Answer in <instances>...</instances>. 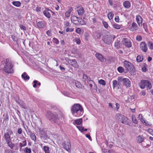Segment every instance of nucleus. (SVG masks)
<instances>
[{
	"label": "nucleus",
	"mask_w": 153,
	"mask_h": 153,
	"mask_svg": "<svg viewBox=\"0 0 153 153\" xmlns=\"http://www.w3.org/2000/svg\"><path fill=\"white\" fill-rule=\"evenodd\" d=\"M64 26L65 27H70L71 24L68 21H65L64 22Z\"/></svg>",
	"instance_id": "obj_48"
},
{
	"label": "nucleus",
	"mask_w": 153,
	"mask_h": 153,
	"mask_svg": "<svg viewBox=\"0 0 153 153\" xmlns=\"http://www.w3.org/2000/svg\"><path fill=\"white\" fill-rule=\"evenodd\" d=\"M139 118L140 119V120L142 122H143V117L142 115L141 114H139Z\"/></svg>",
	"instance_id": "obj_62"
},
{
	"label": "nucleus",
	"mask_w": 153,
	"mask_h": 153,
	"mask_svg": "<svg viewBox=\"0 0 153 153\" xmlns=\"http://www.w3.org/2000/svg\"><path fill=\"white\" fill-rule=\"evenodd\" d=\"M142 39V37L141 36L138 35L136 37V40L139 41H140Z\"/></svg>",
	"instance_id": "obj_55"
},
{
	"label": "nucleus",
	"mask_w": 153,
	"mask_h": 153,
	"mask_svg": "<svg viewBox=\"0 0 153 153\" xmlns=\"http://www.w3.org/2000/svg\"><path fill=\"white\" fill-rule=\"evenodd\" d=\"M30 137L32 140H34V141H36V137L34 133H33L31 131H30Z\"/></svg>",
	"instance_id": "obj_28"
},
{
	"label": "nucleus",
	"mask_w": 153,
	"mask_h": 153,
	"mask_svg": "<svg viewBox=\"0 0 153 153\" xmlns=\"http://www.w3.org/2000/svg\"><path fill=\"white\" fill-rule=\"evenodd\" d=\"M149 81L147 80H141L139 83L138 85L142 89H144L146 86L148 84Z\"/></svg>",
	"instance_id": "obj_11"
},
{
	"label": "nucleus",
	"mask_w": 153,
	"mask_h": 153,
	"mask_svg": "<svg viewBox=\"0 0 153 153\" xmlns=\"http://www.w3.org/2000/svg\"><path fill=\"white\" fill-rule=\"evenodd\" d=\"M12 4L16 7H20L21 4V3L19 1H13L12 2Z\"/></svg>",
	"instance_id": "obj_30"
},
{
	"label": "nucleus",
	"mask_w": 153,
	"mask_h": 153,
	"mask_svg": "<svg viewBox=\"0 0 153 153\" xmlns=\"http://www.w3.org/2000/svg\"><path fill=\"white\" fill-rule=\"evenodd\" d=\"M43 149L45 153H50L49 148L48 146H44L43 147Z\"/></svg>",
	"instance_id": "obj_32"
},
{
	"label": "nucleus",
	"mask_w": 153,
	"mask_h": 153,
	"mask_svg": "<svg viewBox=\"0 0 153 153\" xmlns=\"http://www.w3.org/2000/svg\"><path fill=\"white\" fill-rule=\"evenodd\" d=\"M143 60V57H142L140 56H138L137 58V61L138 62H142Z\"/></svg>",
	"instance_id": "obj_37"
},
{
	"label": "nucleus",
	"mask_w": 153,
	"mask_h": 153,
	"mask_svg": "<svg viewBox=\"0 0 153 153\" xmlns=\"http://www.w3.org/2000/svg\"><path fill=\"white\" fill-rule=\"evenodd\" d=\"M97 85L95 83L94 85V87L93 88H92V89L93 91L94 92H96L97 91Z\"/></svg>",
	"instance_id": "obj_46"
},
{
	"label": "nucleus",
	"mask_w": 153,
	"mask_h": 153,
	"mask_svg": "<svg viewBox=\"0 0 153 153\" xmlns=\"http://www.w3.org/2000/svg\"><path fill=\"white\" fill-rule=\"evenodd\" d=\"M22 77L25 80H28L30 79L29 76L26 74V72H24L22 74Z\"/></svg>",
	"instance_id": "obj_26"
},
{
	"label": "nucleus",
	"mask_w": 153,
	"mask_h": 153,
	"mask_svg": "<svg viewBox=\"0 0 153 153\" xmlns=\"http://www.w3.org/2000/svg\"><path fill=\"white\" fill-rule=\"evenodd\" d=\"M7 143L8 145V146L11 149H12L14 147L15 145L11 141H9L6 142Z\"/></svg>",
	"instance_id": "obj_31"
},
{
	"label": "nucleus",
	"mask_w": 153,
	"mask_h": 153,
	"mask_svg": "<svg viewBox=\"0 0 153 153\" xmlns=\"http://www.w3.org/2000/svg\"><path fill=\"white\" fill-rule=\"evenodd\" d=\"M147 44L149 49L151 50L153 49V43L152 42L149 41Z\"/></svg>",
	"instance_id": "obj_34"
},
{
	"label": "nucleus",
	"mask_w": 153,
	"mask_h": 153,
	"mask_svg": "<svg viewBox=\"0 0 153 153\" xmlns=\"http://www.w3.org/2000/svg\"><path fill=\"white\" fill-rule=\"evenodd\" d=\"M19 27L22 30H23L24 31L27 30L26 27L22 25H19Z\"/></svg>",
	"instance_id": "obj_47"
},
{
	"label": "nucleus",
	"mask_w": 153,
	"mask_h": 153,
	"mask_svg": "<svg viewBox=\"0 0 153 153\" xmlns=\"http://www.w3.org/2000/svg\"><path fill=\"white\" fill-rule=\"evenodd\" d=\"M115 20L116 21V22H118L119 21V17L118 16H116L115 18Z\"/></svg>",
	"instance_id": "obj_63"
},
{
	"label": "nucleus",
	"mask_w": 153,
	"mask_h": 153,
	"mask_svg": "<svg viewBox=\"0 0 153 153\" xmlns=\"http://www.w3.org/2000/svg\"><path fill=\"white\" fill-rule=\"evenodd\" d=\"M120 38H118L115 42L114 46L117 48H118L120 47Z\"/></svg>",
	"instance_id": "obj_25"
},
{
	"label": "nucleus",
	"mask_w": 153,
	"mask_h": 153,
	"mask_svg": "<svg viewBox=\"0 0 153 153\" xmlns=\"http://www.w3.org/2000/svg\"><path fill=\"white\" fill-rule=\"evenodd\" d=\"M62 144L64 148L66 150L68 151L70 150L71 147V145L70 142L69 140L66 143L65 142L62 143Z\"/></svg>",
	"instance_id": "obj_9"
},
{
	"label": "nucleus",
	"mask_w": 153,
	"mask_h": 153,
	"mask_svg": "<svg viewBox=\"0 0 153 153\" xmlns=\"http://www.w3.org/2000/svg\"><path fill=\"white\" fill-rule=\"evenodd\" d=\"M74 31V29L67 27L66 30V32H72Z\"/></svg>",
	"instance_id": "obj_54"
},
{
	"label": "nucleus",
	"mask_w": 153,
	"mask_h": 153,
	"mask_svg": "<svg viewBox=\"0 0 153 153\" xmlns=\"http://www.w3.org/2000/svg\"><path fill=\"white\" fill-rule=\"evenodd\" d=\"M78 14L79 15L82 16L84 13V10L82 7H80L77 10Z\"/></svg>",
	"instance_id": "obj_24"
},
{
	"label": "nucleus",
	"mask_w": 153,
	"mask_h": 153,
	"mask_svg": "<svg viewBox=\"0 0 153 153\" xmlns=\"http://www.w3.org/2000/svg\"><path fill=\"white\" fill-rule=\"evenodd\" d=\"M147 131L151 135L153 136V130L151 128H149Z\"/></svg>",
	"instance_id": "obj_53"
},
{
	"label": "nucleus",
	"mask_w": 153,
	"mask_h": 153,
	"mask_svg": "<svg viewBox=\"0 0 153 153\" xmlns=\"http://www.w3.org/2000/svg\"><path fill=\"white\" fill-rule=\"evenodd\" d=\"M98 82L100 84H101L103 85H105L106 84V82L104 80L102 79L99 80Z\"/></svg>",
	"instance_id": "obj_43"
},
{
	"label": "nucleus",
	"mask_w": 153,
	"mask_h": 153,
	"mask_svg": "<svg viewBox=\"0 0 153 153\" xmlns=\"http://www.w3.org/2000/svg\"><path fill=\"white\" fill-rule=\"evenodd\" d=\"M81 31V30L80 28H78L76 30V33H80Z\"/></svg>",
	"instance_id": "obj_64"
},
{
	"label": "nucleus",
	"mask_w": 153,
	"mask_h": 153,
	"mask_svg": "<svg viewBox=\"0 0 153 153\" xmlns=\"http://www.w3.org/2000/svg\"><path fill=\"white\" fill-rule=\"evenodd\" d=\"M130 30L131 31L136 30L138 29V26L135 22H133L130 28Z\"/></svg>",
	"instance_id": "obj_16"
},
{
	"label": "nucleus",
	"mask_w": 153,
	"mask_h": 153,
	"mask_svg": "<svg viewBox=\"0 0 153 153\" xmlns=\"http://www.w3.org/2000/svg\"><path fill=\"white\" fill-rule=\"evenodd\" d=\"M46 116L49 120H51L54 123H56L59 120L62 121L64 119V116L61 114L59 115L56 113H52L50 111H48L46 114Z\"/></svg>",
	"instance_id": "obj_1"
},
{
	"label": "nucleus",
	"mask_w": 153,
	"mask_h": 153,
	"mask_svg": "<svg viewBox=\"0 0 153 153\" xmlns=\"http://www.w3.org/2000/svg\"><path fill=\"white\" fill-rule=\"evenodd\" d=\"M147 86V89H150L152 87V85L150 82L149 81L148 84H147V85L146 86Z\"/></svg>",
	"instance_id": "obj_49"
},
{
	"label": "nucleus",
	"mask_w": 153,
	"mask_h": 153,
	"mask_svg": "<svg viewBox=\"0 0 153 153\" xmlns=\"http://www.w3.org/2000/svg\"><path fill=\"white\" fill-rule=\"evenodd\" d=\"M137 140L138 143H141L144 141V137L143 135H139L137 138Z\"/></svg>",
	"instance_id": "obj_19"
},
{
	"label": "nucleus",
	"mask_w": 153,
	"mask_h": 153,
	"mask_svg": "<svg viewBox=\"0 0 153 153\" xmlns=\"http://www.w3.org/2000/svg\"><path fill=\"white\" fill-rule=\"evenodd\" d=\"M117 71L119 72L120 73H122L124 71V69L123 67L120 66L117 68Z\"/></svg>",
	"instance_id": "obj_38"
},
{
	"label": "nucleus",
	"mask_w": 153,
	"mask_h": 153,
	"mask_svg": "<svg viewBox=\"0 0 153 153\" xmlns=\"http://www.w3.org/2000/svg\"><path fill=\"white\" fill-rule=\"evenodd\" d=\"M113 26L114 28L117 29H120L121 27V26L120 25H119L117 24H113Z\"/></svg>",
	"instance_id": "obj_40"
},
{
	"label": "nucleus",
	"mask_w": 153,
	"mask_h": 153,
	"mask_svg": "<svg viewBox=\"0 0 153 153\" xmlns=\"http://www.w3.org/2000/svg\"><path fill=\"white\" fill-rule=\"evenodd\" d=\"M118 82L120 83L121 82H123V78L122 77L119 76L117 78Z\"/></svg>",
	"instance_id": "obj_58"
},
{
	"label": "nucleus",
	"mask_w": 153,
	"mask_h": 153,
	"mask_svg": "<svg viewBox=\"0 0 153 153\" xmlns=\"http://www.w3.org/2000/svg\"><path fill=\"white\" fill-rule=\"evenodd\" d=\"M79 25H84L86 24L85 22L82 19V18H80V20L79 21Z\"/></svg>",
	"instance_id": "obj_42"
},
{
	"label": "nucleus",
	"mask_w": 153,
	"mask_h": 153,
	"mask_svg": "<svg viewBox=\"0 0 153 153\" xmlns=\"http://www.w3.org/2000/svg\"><path fill=\"white\" fill-rule=\"evenodd\" d=\"M75 85L76 87L78 88H81L82 86V84L78 81L76 82H75Z\"/></svg>",
	"instance_id": "obj_39"
},
{
	"label": "nucleus",
	"mask_w": 153,
	"mask_h": 153,
	"mask_svg": "<svg viewBox=\"0 0 153 153\" xmlns=\"http://www.w3.org/2000/svg\"><path fill=\"white\" fill-rule=\"evenodd\" d=\"M39 135L44 140H47L48 138L46 132L43 130H39Z\"/></svg>",
	"instance_id": "obj_14"
},
{
	"label": "nucleus",
	"mask_w": 153,
	"mask_h": 153,
	"mask_svg": "<svg viewBox=\"0 0 153 153\" xmlns=\"http://www.w3.org/2000/svg\"><path fill=\"white\" fill-rule=\"evenodd\" d=\"M27 142L26 140L22 141V143H19V146L20 148H21L23 146H25L26 145Z\"/></svg>",
	"instance_id": "obj_33"
},
{
	"label": "nucleus",
	"mask_w": 153,
	"mask_h": 153,
	"mask_svg": "<svg viewBox=\"0 0 153 153\" xmlns=\"http://www.w3.org/2000/svg\"><path fill=\"white\" fill-rule=\"evenodd\" d=\"M128 118L126 117L123 116L122 119V120L120 122L123 124L129 125L128 124Z\"/></svg>",
	"instance_id": "obj_21"
},
{
	"label": "nucleus",
	"mask_w": 153,
	"mask_h": 153,
	"mask_svg": "<svg viewBox=\"0 0 153 153\" xmlns=\"http://www.w3.org/2000/svg\"><path fill=\"white\" fill-rule=\"evenodd\" d=\"M143 27L145 31L147 32V25L146 23H144L142 24Z\"/></svg>",
	"instance_id": "obj_44"
},
{
	"label": "nucleus",
	"mask_w": 153,
	"mask_h": 153,
	"mask_svg": "<svg viewBox=\"0 0 153 153\" xmlns=\"http://www.w3.org/2000/svg\"><path fill=\"white\" fill-rule=\"evenodd\" d=\"M38 81L37 80H34L33 82L34 83V84L33 85V86L34 88H36V87Z\"/></svg>",
	"instance_id": "obj_60"
},
{
	"label": "nucleus",
	"mask_w": 153,
	"mask_h": 153,
	"mask_svg": "<svg viewBox=\"0 0 153 153\" xmlns=\"http://www.w3.org/2000/svg\"><path fill=\"white\" fill-rule=\"evenodd\" d=\"M141 50L144 52H146L148 50V48L146 43L144 42H141L140 44Z\"/></svg>",
	"instance_id": "obj_10"
},
{
	"label": "nucleus",
	"mask_w": 153,
	"mask_h": 153,
	"mask_svg": "<svg viewBox=\"0 0 153 153\" xmlns=\"http://www.w3.org/2000/svg\"><path fill=\"white\" fill-rule=\"evenodd\" d=\"M71 20L72 22L74 25H79V21L80 20V18L76 16L72 15Z\"/></svg>",
	"instance_id": "obj_8"
},
{
	"label": "nucleus",
	"mask_w": 153,
	"mask_h": 153,
	"mask_svg": "<svg viewBox=\"0 0 153 153\" xmlns=\"http://www.w3.org/2000/svg\"><path fill=\"white\" fill-rule=\"evenodd\" d=\"M4 67L3 70L5 73L9 74L13 73L14 70L13 68V65L11 63V61L9 59H7L3 63Z\"/></svg>",
	"instance_id": "obj_2"
},
{
	"label": "nucleus",
	"mask_w": 153,
	"mask_h": 153,
	"mask_svg": "<svg viewBox=\"0 0 153 153\" xmlns=\"http://www.w3.org/2000/svg\"><path fill=\"white\" fill-rule=\"evenodd\" d=\"M83 79L85 81H88V80L90 79V78H89L88 76H87L85 74H84L83 75Z\"/></svg>",
	"instance_id": "obj_45"
},
{
	"label": "nucleus",
	"mask_w": 153,
	"mask_h": 153,
	"mask_svg": "<svg viewBox=\"0 0 153 153\" xmlns=\"http://www.w3.org/2000/svg\"><path fill=\"white\" fill-rule=\"evenodd\" d=\"M123 63L124 66L128 71L132 72L135 71V68L133 65L130 62L127 61L125 60L123 62Z\"/></svg>",
	"instance_id": "obj_4"
},
{
	"label": "nucleus",
	"mask_w": 153,
	"mask_h": 153,
	"mask_svg": "<svg viewBox=\"0 0 153 153\" xmlns=\"http://www.w3.org/2000/svg\"><path fill=\"white\" fill-rule=\"evenodd\" d=\"M25 152L26 153H30L31 152V150L30 149L26 147L25 150Z\"/></svg>",
	"instance_id": "obj_50"
},
{
	"label": "nucleus",
	"mask_w": 153,
	"mask_h": 153,
	"mask_svg": "<svg viewBox=\"0 0 153 153\" xmlns=\"http://www.w3.org/2000/svg\"><path fill=\"white\" fill-rule=\"evenodd\" d=\"M114 16V15L112 12L109 13L108 15V18L109 20L112 19Z\"/></svg>",
	"instance_id": "obj_36"
},
{
	"label": "nucleus",
	"mask_w": 153,
	"mask_h": 153,
	"mask_svg": "<svg viewBox=\"0 0 153 153\" xmlns=\"http://www.w3.org/2000/svg\"><path fill=\"white\" fill-rule=\"evenodd\" d=\"M132 120L133 123L135 124L138 123V121L135 116L134 115L132 116Z\"/></svg>",
	"instance_id": "obj_35"
},
{
	"label": "nucleus",
	"mask_w": 153,
	"mask_h": 153,
	"mask_svg": "<svg viewBox=\"0 0 153 153\" xmlns=\"http://www.w3.org/2000/svg\"><path fill=\"white\" fill-rule=\"evenodd\" d=\"M15 100L16 102L19 105L20 104V102H21L22 101L19 98H18V99H15Z\"/></svg>",
	"instance_id": "obj_61"
},
{
	"label": "nucleus",
	"mask_w": 153,
	"mask_h": 153,
	"mask_svg": "<svg viewBox=\"0 0 153 153\" xmlns=\"http://www.w3.org/2000/svg\"><path fill=\"white\" fill-rule=\"evenodd\" d=\"M121 84L118 82L117 80H115L113 81V86L114 88L115 87H117L119 88V87L121 86Z\"/></svg>",
	"instance_id": "obj_17"
},
{
	"label": "nucleus",
	"mask_w": 153,
	"mask_h": 153,
	"mask_svg": "<svg viewBox=\"0 0 153 153\" xmlns=\"http://www.w3.org/2000/svg\"><path fill=\"white\" fill-rule=\"evenodd\" d=\"M19 105L21 106L22 108L25 109H27L28 108L27 106L26 105L23 101L20 102Z\"/></svg>",
	"instance_id": "obj_27"
},
{
	"label": "nucleus",
	"mask_w": 153,
	"mask_h": 153,
	"mask_svg": "<svg viewBox=\"0 0 153 153\" xmlns=\"http://www.w3.org/2000/svg\"><path fill=\"white\" fill-rule=\"evenodd\" d=\"M95 56L97 58L102 62H104L106 61L105 59L102 54L100 53H97Z\"/></svg>",
	"instance_id": "obj_13"
},
{
	"label": "nucleus",
	"mask_w": 153,
	"mask_h": 153,
	"mask_svg": "<svg viewBox=\"0 0 153 153\" xmlns=\"http://www.w3.org/2000/svg\"><path fill=\"white\" fill-rule=\"evenodd\" d=\"M123 85L127 88L130 87L131 85L130 81L127 78H123Z\"/></svg>",
	"instance_id": "obj_7"
},
{
	"label": "nucleus",
	"mask_w": 153,
	"mask_h": 153,
	"mask_svg": "<svg viewBox=\"0 0 153 153\" xmlns=\"http://www.w3.org/2000/svg\"><path fill=\"white\" fill-rule=\"evenodd\" d=\"M87 82L89 85L91 84H93V85H94V84H95L93 80H91L90 79L88 80Z\"/></svg>",
	"instance_id": "obj_56"
},
{
	"label": "nucleus",
	"mask_w": 153,
	"mask_h": 153,
	"mask_svg": "<svg viewBox=\"0 0 153 153\" xmlns=\"http://www.w3.org/2000/svg\"><path fill=\"white\" fill-rule=\"evenodd\" d=\"M114 39V36L105 34L102 37V40L104 43L108 45H110L112 39Z\"/></svg>",
	"instance_id": "obj_5"
},
{
	"label": "nucleus",
	"mask_w": 153,
	"mask_h": 153,
	"mask_svg": "<svg viewBox=\"0 0 153 153\" xmlns=\"http://www.w3.org/2000/svg\"><path fill=\"white\" fill-rule=\"evenodd\" d=\"M37 25V26L40 28H42L43 26V23L41 22H38Z\"/></svg>",
	"instance_id": "obj_41"
},
{
	"label": "nucleus",
	"mask_w": 153,
	"mask_h": 153,
	"mask_svg": "<svg viewBox=\"0 0 153 153\" xmlns=\"http://www.w3.org/2000/svg\"><path fill=\"white\" fill-rule=\"evenodd\" d=\"M136 20L137 22L139 25L140 27L142 26V20L143 19L139 15H137L136 16Z\"/></svg>",
	"instance_id": "obj_15"
},
{
	"label": "nucleus",
	"mask_w": 153,
	"mask_h": 153,
	"mask_svg": "<svg viewBox=\"0 0 153 153\" xmlns=\"http://www.w3.org/2000/svg\"><path fill=\"white\" fill-rule=\"evenodd\" d=\"M77 128L81 132L83 131L84 127L82 126H76Z\"/></svg>",
	"instance_id": "obj_51"
},
{
	"label": "nucleus",
	"mask_w": 153,
	"mask_h": 153,
	"mask_svg": "<svg viewBox=\"0 0 153 153\" xmlns=\"http://www.w3.org/2000/svg\"><path fill=\"white\" fill-rule=\"evenodd\" d=\"M71 111L73 115L77 117L82 115L83 113V110L82 107L78 104H75L72 106Z\"/></svg>",
	"instance_id": "obj_3"
},
{
	"label": "nucleus",
	"mask_w": 153,
	"mask_h": 153,
	"mask_svg": "<svg viewBox=\"0 0 153 153\" xmlns=\"http://www.w3.org/2000/svg\"><path fill=\"white\" fill-rule=\"evenodd\" d=\"M123 115L121 114H117L116 115L117 119L120 122L122 120V119L123 116Z\"/></svg>",
	"instance_id": "obj_29"
},
{
	"label": "nucleus",
	"mask_w": 153,
	"mask_h": 153,
	"mask_svg": "<svg viewBox=\"0 0 153 153\" xmlns=\"http://www.w3.org/2000/svg\"><path fill=\"white\" fill-rule=\"evenodd\" d=\"M123 43L128 48H130L131 46V43L130 40L126 38H123Z\"/></svg>",
	"instance_id": "obj_12"
},
{
	"label": "nucleus",
	"mask_w": 153,
	"mask_h": 153,
	"mask_svg": "<svg viewBox=\"0 0 153 153\" xmlns=\"http://www.w3.org/2000/svg\"><path fill=\"white\" fill-rule=\"evenodd\" d=\"M143 124L146 125V126H151L149 123H148V122L146 120H143Z\"/></svg>",
	"instance_id": "obj_59"
},
{
	"label": "nucleus",
	"mask_w": 153,
	"mask_h": 153,
	"mask_svg": "<svg viewBox=\"0 0 153 153\" xmlns=\"http://www.w3.org/2000/svg\"><path fill=\"white\" fill-rule=\"evenodd\" d=\"M49 11H50L52 12L53 14H54V13L51 10H44L43 11V14L47 17L49 18L51 17V15L50 13L49 12Z\"/></svg>",
	"instance_id": "obj_18"
},
{
	"label": "nucleus",
	"mask_w": 153,
	"mask_h": 153,
	"mask_svg": "<svg viewBox=\"0 0 153 153\" xmlns=\"http://www.w3.org/2000/svg\"><path fill=\"white\" fill-rule=\"evenodd\" d=\"M102 24H103L104 27L106 28H107L108 27V25L107 23L105 22V21H103L102 22Z\"/></svg>",
	"instance_id": "obj_57"
},
{
	"label": "nucleus",
	"mask_w": 153,
	"mask_h": 153,
	"mask_svg": "<svg viewBox=\"0 0 153 153\" xmlns=\"http://www.w3.org/2000/svg\"><path fill=\"white\" fill-rule=\"evenodd\" d=\"M70 62L71 63V65L73 67L76 68H78V65L77 62L75 60H70Z\"/></svg>",
	"instance_id": "obj_20"
},
{
	"label": "nucleus",
	"mask_w": 153,
	"mask_h": 153,
	"mask_svg": "<svg viewBox=\"0 0 153 153\" xmlns=\"http://www.w3.org/2000/svg\"><path fill=\"white\" fill-rule=\"evenodd\" d=\"M82 118L78 119L75 120L73 124L74 125H80L82 123Z\"/></svg>",
	"instance_id": "obj_22"
},
{
	"label": "nucleus",
	"mask_w": 153,
	"mask_h": 153,
	"mask_svg": "<svg viewBox=\"0 0 153 153\" xmlns=\"http://www.w3.org/2000/svg\"><path fill=\"white\" fill-rule=\"evenodd\" d=\"M124 7L126 8H129L131 6L130 3L128 1H126L123 3Z\"/></svg>",
	"instance_id": "obj_23"
},
{
	"label": "nucleus",
	"mask_w": 153,
	"mask_h": 153,
	"mask_svg": "<svg viewBox=\"0 0 153 153\" xmlns=\"http://www.w3.org/2000/svg\"><path fill=\"white\" fill-rule=\"evenodd\" d=\"M12 134L13 131L10 130H8V132L4 133L3 137L5 139L6 142L11 140L10 135Z\"/></svg>",
	"instance_id": "obj_6"
},
{
	"label": "nucleus",
	"mask_w": 153,
	"mask_h": 153,
	"mask_svg": "<svg viewBox=\"0 0 153 153\" xmlns=\"http://www.w3.org/2000/svg\"><path fill=\"white\" fill-rule=\"evenodd\" d=\"M53 41L54 43H56V44H58L59 43V40L55 38H54L53 39Z\"/></svg>",
	"instance_id": "obj_52"
}]
</instances>
